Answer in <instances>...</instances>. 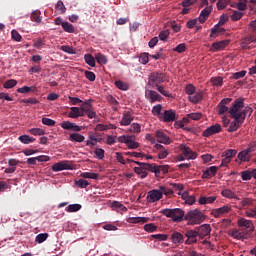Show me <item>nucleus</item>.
Here are the masks:
<instances>
[{
	"label": "nucleus",
	"mask_w": 256,
	"mask_h": 256,
	"mask_svg": "<svg viewBox=\"0 0 256 256\" xmlns=\"http://www.w3.org/2000/svg\"><path fill=\"white\" fill-rule=\"evenodd\" d=\"M243 107H245V100L243 98L236 99L230 107L229 115L245 119L247 117V110H243Z\"/></svg>",
	"instance_id": "1"
},
{
	"label": "nucleus",
	"mask_w": 256,
	"mask_h": 256,
	"mask_svg": "<svg viewBox=\"0 0 256 256\" xmlns=\"http://www.w3.org/2000/svg\"><path fill=\"white\" fill-rule=\"evenodd\" d=\"M184 220L188 221V225H201L205 221V215L199 209H194L184 216Z\"/></svg>",
	"instance_id": "2"
},
{
	"label": "nucleus",
	"mask_w": 256,
	"mask_h": 256,
	"mask_svg": "<svg viewBox=\"0 0 256 256\" xmlns=\"http://www.w3.org/2000/svg\"><path fill=\"white\" fill-rule=\"evenodd\" d=\"M161 213L165 217L171 218L174 223H181L185 219V211L181 208L163 209Z\"/></svg>",
	"instance_id": "3"
},
{
	"label": "nucleus",
	"mask_w": 256,
	"mask_h": 256,
	"mask_svg": "<svg viewBox=\"0 0 256 256\" xmlns=\"http://www.w3.org/2000/svg\"><path fill=\"white\" fill-rule=\"evenodd\" d=\"M138 167H134V173L136 175H140V179H145L149 173L147 171H151L153 173V164L145 163V162H139V161H134Z\"/></svg>",
	"instance_id": "4"
},
{
	"label": "nucleus",
	"mask_w": 256,
	"mask_h": 256,
	"mask_svg": "<svg viewBox=\"0 0 256 256\" xmlns=\"http://www.w3.org/2000/svg\"><path fill=\"white\" fill-rule=\"evenodd\" d=\"M165 81H169V77L166 73L161 71L152 72L148 78V83L149 85H152V87H156L160 83H165Z\"/></svg>",
	"instance_id": "5"
},
{
	"label": "nucleus",
	"mask_w": 256,
	"mask_h": 256,
	"mask_svg": "<svg viewBox=\"0 0 256 256\" xmlns=\"http://www.w3.org/2000/svg\"><path fill=\"white\" fill-rule=\"evenodd\" d=\"M229 237H232V239H237L238 241H244V239L249 238V231L247 229H237L233 228L228 231Z\"/></svg>",
	"instance_id": "6"
},
{
	"label": "nucleus",
	"mask_w": 256,
	"mask_h": 256,
	"mask_svg": "<svg viewBox=\"0 0 256 256\" xmlns=\"http://www.w3.org/2000/svg\"><path fill=\"white\" fill-rule=\"evenodd\" d=\"M179 116L173 109L164 110L162 115H160V121L163 123H173V121H177Z\"/></svg>",
	"instance_id": "7"
},
{
	"label": "nucleus",
	"mask_w": 256,
	"mask_h": 256,
	"mask_svg": "<svg viewBox=\"0 0 256 256\" xmlns=\"http://www.w3.org/2000/svg\"><path fill=\"white\" fill-rule=\"evenodd\" d=\"M255 143L251 144L248 149L242 150L238 153V159L240 163H249L251 161V153H253V147H255Z\"/></svg>",
	"instance_id": "8"
},
{
	"label": "nucleus",
	"mask_w": 256,
	"mask_h": 256,
	"mask_svg": "<svg viewBox=\"0 0 256 256\" xmlns=\"http://www.w3.org/2000/svg\"><path fill=\"white\" fill-rule=\"evenodd\" d=\"M238 227L240 229H246L248 231V235H251L253 231H255V225H253V221L245 219V218H239L237 221Z\"/></svg>",
	"instance_id": "9"
},
{
	"label": "nucleus",
	"mask_w": 256,
	"mask_h": 256,
	"mask_svg": "<svg viewBox=\"0 0 256 256\" xmlns=\"http://www.w3.org/2000/svg\"><path fill=\"white\" fill-rule=\"evenodd\" d=\"M235 155H237V150H235V149L225 150L222 154L223 159L220 164V167H227V165L229 163H231V159H233V157H235Z\"/></svg>",
	"instance_id": "10"
},
{
	"label": "nucleus",
	"mask_w": 256,
	"mask_h": 256,
	"mask_svg": "<svg viewBox=\"0 0 256 256\" xmlns=\"http://www.w3.org/2000/svg\"><path fill=\"white\" fill-rule=\"evenodd\" d=\"M161 199H163V196L159 189L150 190L146 197L147 203H157V201H161Z\"/></svg>",
	"instance_id": "11"
},
{
	"label": "nucleus",
	"mask_w": 256,
	"mask_h": 256,
	"mask_svg": "<svg viewBox=\"0 0 256 256\" xmlns=\"http://www.w3.org/2000/svg\"><path fill=\"white\" fill-rule=\"evenodd\" d=\"M72 169H73V164H71V162L67 160L57 162L52 166V171H55L56 173L59 171L72 170Z\"/></svg>",
	"instance_id": "12"
},
{
	"label": "nucleus",
	"mask_w": 256,
	"mask_h": 256,
	"mask_svg": "<svg viewBox=\"0 0 256 256\" xmlns=\"http://www.w3.org/2000/svg\"><path fill=\"white\" fill-rule=\"evenodd\" d=\"M118 142L119 143H125L129 149H137L139 147V142L133 141L131 136H120L118 137Z\"/></svg>",
	"instance_id": "13"
},
{
	"label": "nucleus",
	"mask_w": 256,
	"mask_h": 256,
	"mask_svg": "<svg viewBox=\"0 0 256 256\" xmlns=\"http://www.w3.org/2000/svg\"><path fill=\"white\" fill-rule=\"evenodd\" d=\"M234 119L232 122H230V125L227 129L228 133H235L237 129L243 125V121H245V118H239V117H232Z\"/></svg>",
	"instance_id": "14"
},
{
	"label": "nucleus",
	"mask_w": 256,
	"mask_h": 256,
	"mask_svg": "<svg viewBox=\"0 0 256 256\" xmlns=\"http://www.w3.org/2000/svg\"><path fill=\"white\" fill-rule=\"evenodd\" d=\"M185 237H187L185 244L193 245V243H197V237H199V233L195 230H188L184 233Z\"/></svg>",
	"instance_id": "15"
},
{
	"label": "nucleus",
	"mask_w": 256,
	"mask_h": 256,
	"mask_svg": "<svg viewBox=\"0 0 256 256\" xmlns=\"http://www.w3.org/2000/svg\"><path fill=\"white\" fill-rule=\"evenodd\" d=\"M62 129H65L66 131H75L76 133H79V131H82L83 127L72 123L70 121H64L60 124Z\"/></svg>",
	"instance_id": "16"
},
{
	"label": "nucleus",
	"mask_w": 256,
	"mask_h": 256,
	"mask_svg": "<svg viewBox=\"0 0 256 256\" xmlns=\"http://www.w3.org/2000/svg\"><path fill=\"white\" fill-rule=\"evenodd\" d=\"M180 151L186 159H197V153L193 152V150L185 144L180 145Z\"/></svg>",
	"instance_id": "17"
},
{
	"label": "nucleus",
	"mask_w": 256,
	"mask_h": 256,
	"mask_svg": "<svg viewBox=\"0 0 256 256\" xmlns=\"http://www.w3.org/2000/svg\"><path fill=\"white\" fill-rule=\"evenodd\" d=\"M231 101H233V99H231V98H224V99L221 100V102L218 105L219 115H225V113H229L230 108L227 107V105H229V103H231Z\"/></svg>",
	"instance_id": "18"
},
{
	"label": "nucleus",
	"mask_w": 256,
	"mask_h": 256,
	"mask_svg": "<svg viewBox=\"0 0 256 256\" xmlns=\"http://www.w3.org/2000/svg\"><path fill=\"white\" fill-rule=\"evenodd\" d=\"M50 157L49 156H45V155H40L37 157H32V158H28L26 163L27 165H37L38 163H47V161H50Z\"/></svg>",
	"instance_id": "19"
},
{
	"label": "nucleus",
	"mask_w": 256,
	"mask_h": 256,
	"mask_svg": "<svg viewBox=\"0 0 256 256\" xmlns=\"http://www.w3.org/2000/svg\"><path fill=\"white\" fill-rule=\"evenodd\" d=\"M222 128L219 124H214L203 131V137H211V135H216V133H221Z\"/></svg>",
	"instance_id": "20"
},
{
	"label": "nucleus",
	"mask_w": 256,
	"mask_h": 256,
	"mask_svg": "<svg viewBox=\"0 0 256 256\" xmlns=\"http://www.w3.org/2000/svg\"><path fill=\"white\" fill-rule=\"evenodd\" d=\"M156 139L158 143H162L163 145H171V138L161 130L156 131Z\"/></svg>",
	"instance_id": "21"
},
{
	"label": "nucleus",
	"mask_w": 256,
	"mask_h": 256,
	"mask_svg": "<svg viewBox=\"0 0 256 256\" xmlns=\"http://www.w3.org/2000/svg\"><path fill=\"white\" fill-rule=\"evenodd\" d=\"M196 233H198V237H200L201 239L208 237V235H211V225L209 224L201 225L198 228V231H196Z\"/></svg>",
	"instance_id": "22"
},
{
	"label": "nucleus",
	"mask_w": 256,
	"mask_h": 256,
	"mask_svg": "<svg viewBox=\"0 0 256 256\" xmlns=\"http://www.w3.org/2000/svg\"><path fill=\"white\" fill-rule=\"evenodd\" d=\"M146 97L150 101V103H155L157 101L161 102V100L163 99V97H161V95H159V93L154 90H147Z\"/></svg>",
	"instance_id": "23"
},
{
	"label": "nucleus",
	"mask_w": 256,
	"mask_h": 256,
	"mask_svg": "<svg viewBox=\"0 0 256 256\" xmlns=\"http://www.w3.org/2000/svg\"><path fill=\"white\" fill-rule=\"evenodd\" d=\"M229 211H231V207L224 205L218 209H215L212 211V215L213 217L219 218L221 217V215H225L226 213H229Z\"/></svg>",
	"instance_id": "24"
},
{
	"label": "nucleus",
	"mask_w": 256,
	"mask_h": 256,
	"mask_svg": "<svg viewBox=\"0 0 256 256\" xmlns=\"http://www.w3.org/2000/svg\"><path fill=\"white\" fill-rule=\"evenodd\" d=\"M167 174L169 173V165H156L152 164V173H155V175H159L160 173Z\"/></svg>",
	"instance_id": "25"
},
{
	"label": "nucleus",
	"mask_w": 256,
	"mask_h": 256,
	"mask_svg": "<svg viewBox=\"0 0 256 256\" xmlns=\"http://www.w3.org/2000/svg\"><path fill=\"white\" fill-rule=\"evenodd\" d=\"M132 121H133V114L127 111L123 113L122 119L120 121V125L127 127V125H131Z\"/></svg>",
	"instance_id": "26"
},
{
	"label": "nucleus",
	"mask_w": 256,
	"mask_h": 256,
	"mask_svg": "<svg viewBox=\"0 0 256 256\" xmlns=\"http://www.w3.org/2000/svg\"><path fill=\"white\" fill-rule=\"evenodd\" d=\"M227 45H229V41L227 40H222L220 42H214L212 43L211 46V51H221L223 49H225L227 47Z\"/></svg>",
	"instance_id": "27"
},
{
	"label": "nucleus",
	"mask_w": 256,
	"mask_h": 256,
	"mask_svg": "<svg viewBox=\"0 0 256 256\" xmlns=\"http://www.w3.org/2000/svg\"><path fill=\"white\" fill-rule=\"evenodd\" d=\"M211 11H212V8L211 7H206L204 8L199 17H198V21L200 23H205V21H207V19H209V15H211Z\"/></svg>",
	"instance_id": "28"
},
{
	"label": "nucleus",
	"mask_w": 256,
	"mask_h": 256,
	"mask_svg": "<svg viewBox=\"0 0 256 256\" xmlns=\"http://www.w3.org/2000/svg\"><path fill=\"white\" fill-rule=\"evenodd\" d=\"M171 240H172V243H175V244H179L181 245L182 243H185V237L183 236V234H181V232H173L171 234Z\"/></svg>",
	"instance_id": "29"
},
{
	"label": "nucleus",
	"mask_w": 256,
	"mask_h": 256,
	"mask_svg": "<svg viewBox=\"0 0 256 256\" xmlns=\"http://www.w3.org/2000/svg\"><path fill=\"white\" fill-rule=\"evenodd\" d=\"M217 166H211L205 170L202 174V179H209V177H215L217 175Z\"/></svg>",
	"instance_id": "30"
},
{
	"label": "nucleus",
	"mask_w": 256,
	"mask_h": 256,
	"mask_svg": "<svg viewBox=\"0 0 256 256\" xmlns=\"http://www.w3.org/2000/svg\"><path fill=\"white\" fill-rule=\"evenodd\" d=\"M149 222L148 217H130L127 219V223H132V224H140L143 225V223Z\"/></svg>",
	"instance_id": "31"
},
{
	"label": "nucleus",
	"mask_w": 256,
	"mask_h": 256,
	"mask_svg": "<svg viewBox=\"0 0 256 256\" xmlns=\"http://www.w3.org/2000/svg\"><path fill=\"white\" fill-rule=\"evenodd\" d=\"M223 33H225V28H222L221 25L216 24L211 29L210 37L215 38V37H217V35H223Z\"/></svg>",
	"instance_id": "32"
},
{
	"label": "nucleus",
	"mask_w": 256,
	"mask_h": 256,
	"mask_svg": "<svg viewBox=\"0 0 256 256\" xmlns=\"http://www.w3.org/2000/svg\"><path fill=\"white\" fill-rule=\"evenodd\" d=\"M221 195H222V197H226V199H236L237 201H239L237 194H235V192H233V190H231V189L222 190Z\"/></svg>",
	"instance_id": "33"
},
{
	"label": "nucleus",
	"mask_w": 256,
	"mask_h": 256,
	"mask_svg": "<svg viewBox=\"0 0 256 256\" xmlns=\"http://www.w3.org/2000/svg\"><path fill=\"white\" fill-rule=\"evenodd\" d=\"M217 199V197L215 196H201L199 198V203L200 205H207V204H210V203H215V200Z\"/></svg>",
	"instance_id": "34"
},
{
	"label": "nucleus",
	"mask_w": 256,
	"mask_h": 256,
	"mask_svg": "<svg viewBox=\"0 0 256 256\" xmlns=\"http://www.w3.org/2000/svg\"><path fill=\"white\" fill-rule=\"evenodd\" d=\"M69 141H75L76 143H83L85 141V136L80 133H72L69 136Z\"/></svg>",
	"instance_id": "35"
},
{
	"label": "nucleus",
	"mask_w": 256,
	"mask_h": 256,
	"mask_svg": "<svg viewBox=\"0 0 256 256\" xmlns=\"http://www.w3.org/2000/svg\"><path fill=\"white\" fill-rule=\"evenodd\" d=\"M203 117V114L197 112V113H190L187 115V118H183L184 123H187L189 119H192V121H199Z\"/></svg>",
	"instance_id": "36"
},
{
	"label": "nucleus",
	"mask_w": 256,
	"mask_h": 256,
	"mask_svg": "<svg viewBox=\"0 0 256 256\" xmlns=\"http://www.w3.org/2000/svg\"><path fill=\"white\" fill-rule=\"evenodd\" d=\"M201 99H203V92H198L195 95H193V96L191 95L188 97V100L194 104L199 103L201 101Z\"/></svg>",
	"instance_id": "37"
},
{
	"label": "nucleus",
	"mask_w": 256,
	"mask_h": 256,
	"mask_svg": "<svg viewBox=\"0 0 256 256\" xmlns=\"http://www.w3.org/2000/svg\"><path fill=\"white\" fill-rule=\"evenodd\" d=\"M18 139L24 145H29V143H34V141H35V138H33V137L29 136V135L19 136Z\"/></svg>",
	"instance_id": "38"
},
{
	"label": "nucleus",
	"mask_w": 256,
	"mask_h": 256,
	"mask_svg": "<svg viewBox=\"0 0 256 256\" xmlns=\"http://www.w3.org/2000/svg\"><path fill=\"white\" fill-rule=\"evenodd\" d=\"M158 190L160 193H162V197L163 195H165L166 197H171V195H173V189L167 186H159Z\"/></svg>",
	"instance_id": "39"
},
{
	"label": "nucleus",
	"mask_w": 256,
	"mask_h": 256,
	"mask_svg": "<svg viewBox=\"0 0 256 256\" xmlns=\"http://www.w3.org/2000/svg\"><path fill=\"white\" fill-rule=\"evenodd\" d=\"M162 110H163V106L161 104L155 105L152 108V115H155L160 120L161 115H163V113H161Z\"/></svg>",
	"instance_id": "40"
},
{
	"label": "nucleus",
	"mask_w": 256,
	"mask_h": 256,
	"mask_svg": "<svg viewBox=\"0 0 256 256\" xmlns=\"http://www.w3.org/2000/svg\"><path fill=\"white\" fill-rule=\"evenodd\" d=\"M62 29L65 33H75V26L69 22H64L62 24Z\"/></svg>",
	"instance_id": "41"
},
{
	"label": "nucleus",
	"mask_w": 256,
	"mask_h": 256,
	"mask_svg": "<svg viewBox=\"0 0 256 256\" xmlns=\"http://www.w3.org/2000/svg\"><path fill=\"white\" fill-rule=\"evenodd\" d=\"M79 111H80L79 107H71L70 108V112L68 113V117L70 119H77V118H79Z\"/></svg>",
	"instance_id": "42"
},
{
	"label": "nucleus",
	"mask_w": 256,
	"mask_h": 256,
	"mask_svg": "<svg viewBox=\"0 0 256 256\" xmlns=\"http://www.w3.org/2000/svg\"><path fill=\"white\" fill-rule=\"evenodd\" d=\"M76 187H79L80 189H87L89 187V181L85 179H79L74 182Z\"/></svg>",
	"instance_id": "43"
},
{
	"label": "nucleus",
	"mask_w": 256,
	"mask_h": 256,
	"mask_svg": "<svg viewBox=\"0 0 256 256\" xmlns=\"http://www.w3.org/2000/svg\"><path fill=\"white\" fill-rule=\"evenodd\" d=\"M81 204H70L66 208L67 213H77V211H81Z\"/></svg>",
	"instance_id": "44"
},
{
	"label": "nucleus",
	"mask_w": 256,
	"mask_h": 256,
	"mask_svg": "<svg viewBox=\"0 0 256 256\" xmlns=\"http://www.w3.org/2000/svg\"><path fill=\"white\" fill-rule=\"evenodd\" d=\"M80 176L83 179H99V174L95 172H83Z\"/></svg>",
	"instance_id": "45"
},
{
	"label": "nucleus",
	"mask_w": 256,
	"mask_h": 256,
	"mask_svg": "<svg viewBox=\"0 0 256 256\" xmlns=\"http://www.w3.org/2000/svg\"><path fill=\"white\" fill-rule=\"evenodd\" d=\"M95 59L99 65H107V57L101 53L95 55Z\"/></svg>",
	"instance_id": "46"
},
{
	"label": "nucleus",
	"mask_w": 256,
	"mask_h": 256,
	"mask_svg": "<svg viewBox=\"0 0 256 256\" xmlns=\"http://www.w3.org/2000/svg\"><path fill=\"white\" fill-rule=\"evenodd\" d=\"M85 63L90 67H95V58L91 54H85L84 56Z\"/></svg>",
	"instance_id": "47"
},
{
	"label": "nucleus",
	"mask_w": 256,
	"mask_h": 256,
	"mask_svg": "<svg viewBox=\"0 0 256 256\" xmlns=\"http://www.w3.org/2000/svg\"><path fill=\"white\" fill-rule=\"evenodd\" d=\"M115 85L117 87V89H120L121 91H128L129 90V84L121 81V80H118L115 82Z\"/></svg>",
	"instance_id": "48"
},
{
	"label": "nucleus",
	"mask_w": 256,
	"mask_h": 256,
	"mask_svg": "<svg viewBox=\"0 0 256 256\" xmlns=\"http://www.w3.org/2000/svg\"><path fill=\"white\" fill-rule=\"evenodd\" d=\"M31 19L32 21H34L35 23H41L42 18H41V12L40 11H34L31 14Z\"/></svg>",
	"instance_id": "49"
},
{
	"label": "nucleus",
	"mask_w": 256,
	"mask_h": 256,
	"mask_svg": "<svg viewBox=\"0 0 256 256\" xmlns=\"http://www.w3.org/2000/svg\"><path fill=\"white\" fill-rule=\"evenodd\" d=\"M48 237H49V234L41 233L36 236L35 241H36V243H45V241H47Z\"/></svg>",
	"instance_id": "50"
},
{
	"label": "nucleus",
	"mask_w": 256,
	"mask_h": 256,
	"mask_svg": "<svg viewBox=\"0 0 256 256\" xmlns=\"http://www.w3.org/2000/svg\"><path fill=\"white\" fill-rule=\"evenodd\" d=\"M17 85V80L15 79H10L7 80L4 84L3 87L4 89H13V87H15Z\"/></svg>",
	"instance_id": "51"
},
{
	"label": "nucleus",
	"mask_w": 256,
	"mask_h": 256,
	"mask_svg": "<svg viewBox=\"0 0 256 256\" xmlns=\"http://www.w3.org/2000/svg\"><path fill=\"white\" fill-rule=\"evenodd\" d=\"M144 231L147 233H155L157 231V226L154 223H149L144 225Z\"/></svg>",
	"instance_id": "52"
},
{
	"label": "nucleus",
	"mask_w": 256,
	"mask_h": 256,
	"mask_svg": "<svg viewBox=\"0 0 256 256\" xmlns=\"http://www.w3.org/2000/svg\"><path fill=\"white\" fill-rule=\"evenodd\" d=\"M173 51L175 53H185L187 51V45H185V43H181L173 48Z\"/></svg>",
	"instance_id": "53"
},
{
	"label": "nucleus",
	"mask_w": 256,
	"mask_h": 256,
	"mask_svg": "<svg viewBox=\"0 0 256 256\" xmlns=\"http://www.w3.org/2000/svg\"><path fill=\"white\" fill-rule=\"evenodd\" d=\"M242 181H251V170H244L241 172Z\"/></svg>",
	"instance_id": "54"
},
{
	"label": "nucleus",
	"mask_w": 256,
	"mask_h": 256,
	"mask_svg": "<svg viewBox=\"0 0 256 256\" xmlns=\"http://www.w3.org/2000/svg\"><path fill=\"white\" fill-rule=\"evenodd\" d=\"M246 217H249L250 219H256V207L255 208H249L245 211Z\"/></svg>",
	"instance_id": "55"
},
{
	"label": "nucleus",
	"mask_w": 256,
	"mask_h": 256,
	"mask_svg": "<svg viewBox=\"0 0 256 256\" xmlns=\"http://www.w3.org/2000/svg\"><path fill=\"white\" fill-rule=\"evenodd\" d=\"M60 49L61 51H64V53H69V55H75V49L69 45H63Z\"/></svg>",
	"instance_id": "56"
},
{
	"label": "nucleus",
	"mask_w": 256,
	"mask_h": 256,
	"mask_svg": "<svg viewBox=\"0 0 256 256\" xmlns=\"http://www.w3.org/2000/svg\"><path fill=\"white\" fill-rule=\"evenodd\" d=\"M211 83L215 86V87H221L223 85V78L222 77H214L211 78Z\"/></svg>",
	"instance_id": "57"
},
{
	"label": "nucleus",
	"mask_w": 256,
	"mask_h": 256,
	"mask_svg": "<svg viewBox=\"0 0 256 256\" xmlns=\"http://www.w3.org/2000/svg\"><path fill=\"white\" fill-rule=\"evenodd\" d=\"M29 133L31 135L41 136L45 133V130H43L41 128H32V129L29 130Z\"/></svg>",
	"instance_id": "58"
},
{
	"label": "nucleus",
	"mask_w": 256,
	"mask_h": 256,
	"mask_svg": "<svg viewBox=\"0 0 256 256\" xmlns=\"http://www.w3.org/2000/svg\"><path fill=\"white\" fill-rule=\"evenodd\" d=\"M241 207H252L253 205V199L251 198H244L241 202H240Z\"/></svg>",
	"instance_id": "59"
},
{
	"label": "nucleus",
	"mask_w": 256,
	"mask_h": 256,
	"mask_svg": "<svg viewBox=\"0 0 256 256\" xmlns=\"http://www.w3.org/2000/svg\"><path fill=\"white\" fill-rule=\"evenodd\" d=\"M139 61L142 65H147V63H149V53H142L139 57Z\"/></svg>",
	"instance_id": "60"
},
{
	"label": "nucleus",
	"mask_w": 256,
	"mask_h": 256,
	"mask_svg": "<svg viewBox=\"0 0 256 256\" xmlns=\"http://www.w3.org/2000/svg\"><path fill=\"white\" fill-rule=\"evenodd\" d=\"M243 17V12L235 10L231 15L232 21H239Z\"/></svg>",
	"instance_id": "61"
},
{
	"label": "nucleus",
	"mask_w": 256,
	"mask_h": 256,
	"mask_svg": "<svg viewBox=\"0 0 256 256\" xmlns=\"http://www.w3.org/2000/svg\"><path fill=\"white\" fill-rule=\"evenodd\" d=\"M112 207L114 209H120V211H127V207H125L121 202H112Z\"/></svg>",
	"instance_id": "62"
},
{
	"label": "nucleus",
	"mask_w": 256,
	"mask_h": 256,
	"mask_svg": "<svg viewBox=\"0 0 256 256\" xmlns=\"http://www.w3.org/2000/svg\"><path fill=\"white\" fill-rule=\"evenodd\" d=\"M130 131L132 133H141V125L139 123L131 124Z\"/></svg>",
	"instance_id": "63"
},
{
	"label": "nucleus",
	"mask_w": 256,
	"mask_h": 256,
	"mask_svg": "<svg viewBox=\"0 0 256 256\" xmlns=\"http://www.w3.org/2000/svg\"><path fill=\"white\" fill-rule=\"evenodd\" d=\"M185 93L190 96L195 95V86L193 84L186 85Z\"/></svg>",
	"instance_id": "64"
}]
</instances>
